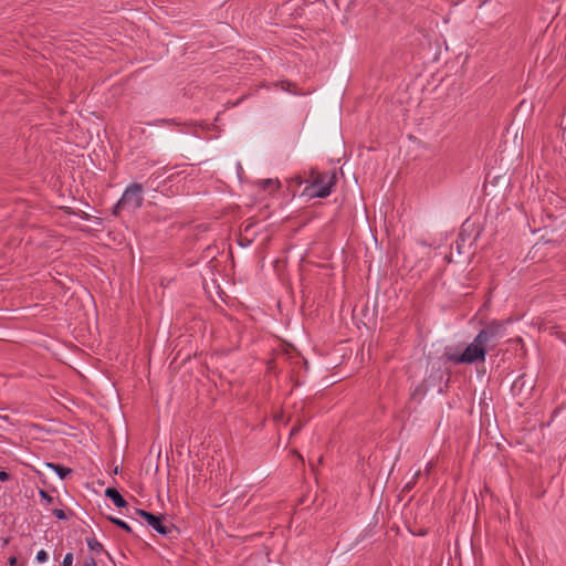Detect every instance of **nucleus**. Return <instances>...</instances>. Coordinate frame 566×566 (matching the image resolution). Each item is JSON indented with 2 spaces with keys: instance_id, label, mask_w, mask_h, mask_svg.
I'll return each instance as SVG.
<instances>
[{
  "instance_id": "22",
  "label": "nucleus",
  "mask_w": 566,
  "mask_h": 566,
  "mask_svg": "<svg viewBox=\"0 0 566 566\" xmlns=\"http://www.w3.org/2000/svg\"><path fill=\"white\" fill-rule=\"evenodd\" d=\"M558 339H560L564 344H566V333L565 332H558L557 333Z\"/></svg>"
},
{
  "instance_id": "19",
  "label": "nucleus",
  "mask_w": 566,
  "mask_h": 566,
  "mask_svg": "<svg viewBox=\"0 0 566 566\" xmlns=\"http://www.w3.org/2000/svg\"><path fill=\"white\" fill-rule=\"evenodd\" d=\"M84 566H97V564H96V560H95L94 556H87V557L84 559Z\"/></svg>"
},
{
  "instance_id": "15",
  "label": "nucleus",
  "mask_w": 566,
  "mask_h": 566,
  "mask_svg": "<svg viewBox=\"0 0 566 566\" xmlns=\"http://www.w3.org/2000/svg\"><path fill=\"white\" fill-rule=\"evenodd\" d=\"M304 426H305V421L297 419L291 429L290 436L297 434Z\"/></svg>"
},
{
  "instance_id": "16",
  "label": "nucleus",
  "mask_w": 566,
  "mask_h": 566,
  "mask_svg": "<svg viewBox=\"0 0 566 566\" xmlns=\"http://www.w3.org/2000/svg\"><path fill=\"white\" fill-rule=\"evenodd\" d=\"M35 559L38 563L42 564L49 559V555L44 549H41L36 553Z\"/></svg>"
},
{
  "instance_id": "18",
  "label": "nucleus",
  "mask_w": 566,
  "mask_h": 566,
  "mask_svg": "<svg viewBox=\"0 0 566 566\" xmlns=\"http://www.w3.org/2000/svg\"><path fill=\"white\" fill-rule=\"evenodd\" d=\"M62 566H73V554L67 553L62 562Z\"/></svg>"
},
{
  "instance_id": "2",
  "label": "nucleus",
  "mask_w": 566,
  "mask_h": 566,
  "mask_svg": "<svg viewBox=\"0 0 566 566\" xmlns=\"http://www.w3.org/2000/svg\"><path fill=\"white\" fill-rule=\"evenodd\" d=\"M488 348L482 343H476V337L469 344L461 354L446 352V357L449 361L460 364H474L484 361L488 354Z\"/></svg>"
},
{
  "instance_id": "6",
  "label": "nucleus",
  "mask_w": 566,
  "mask_h": 566,
  "mask_svg": "<svg viewBox=\"0 0 566 566\" xmlns=\"http://www.w3.org/2000/svg\"><path fill=\"white\" fill-rule=\"evenodd\" d=\"M105 496L108 497L118 509H124L127 506V501L120 495V493L115 488H107L105 490Z\"/></svg>"
},
{
  "instance_id": "3",
  "label": "nucleus",
  "mask_w": 566,
  "mask_h": 566,
  "mask_svg": "<svg viewBox=\"0 0 566 566\" xmlns=\"http://www.w3.org/2000/svg\"><path fill=\"white\" fill-rule=\"evenodd\" d=\"M143 186L140 184L134 182L125 189L122 198L114 206L112 213L117 217L124 209L136 211L143 206Z\"/></svg>"
},
{
  "instance_id": "13",
  "label": "nucleus",
  "mask_w": 566,
  "mask_h": 566,
  "mask_svg": "<svg viewBox=\"0 0 566 566\" xmlns=\"http://www.w3.org/2000/svg\"><path fill=\"white\" fill-rule=\"evenodd\" d=\"M153 125H168V126H171V125H180V123L176 119V118H168V119H157L154 122Z\"/></svg>"
},
{
  "instance_id": "12",
  "label": "nucleus",
  "mask_w": 566,
  "mask_h": 566,
  "mask_svg": "<svg viewBox=\"0 0 566 566\" xmlns=\"http://www.w3.org/2000/svg\"><path fill=\"white\" fill-rule=\"evenodd\" d=\"M420 474H421V472H420V470H418V471L413 474V476H412L411 481H409V482H407V483L405 484V486L402 488V492H409V491H411V490H412V488L416 485L417 480H418V478L420 476Z\"/></svg>"
},
{
  "instance_id": "21",
  "label": "nucleus",
  "mask_w": 566,
  "mask_h": 566,
  "mask_svg": "<svg viewBox=\"0 0 566 566\" xmlns=\"http://www.w3.org/2000/svg\"><path fill=\"white\" fill-rule=\"evenodd\" d=\"M10 479V474L6 471H0V481L1 482H4V481H8Z\"/></svg>"
},
{
  "instance_id": "14",
  "label": "nucleus",
  "mask_w": 566,
  "mask_h": 566,
  "mask_svg": "<svg viewBox=\"0 0 566 566\" xmlns=\"http://www.w3.org/2000/svg\"><path fill=\"white\" fill-rule=\"evenodd\" d=\"M39 495L45 502L46 505L53 504L55 501V499L52 495H50L46 491L42 489L39 491Z\"/></svg>"
},
{
  "instance_id": "7",
  "label": "nucleus",
  "mask_w": 566,
  "mask_h": 566,
  "mask_svg": "<svg viewBox=\"0 0 566 566\" xmlns=\"http://www.w3.org/2000/svg\"><path fill=\"white\" fill-rule=\"evenodd\" d=\"M46 465L49 468H51L59 476L60 479L62 480H65L66 478H69L71 474H72V469L70 468H66L62 464H57V463H46Z\"/></svg>"
},
{
  "instance_id": "20",
  "label": "nucleus",
  "mask_w": 566,
  "mask_h": 566,
  "mask_svg": "<svg viewBox=\"0 0 566 566\" xmlns=\"http://www.w3.org/2000/svg\"><path fill=\"white\" fill-rule=\"evenodd\" d=\"M518 385H521V387H523V386L525 385V375L520 376V377L514 381L513 389H515Z\"/></svg>"
},
{
  "instance_id": "1",
  "label": "nucleus",
  "mask_w": 566,
  "mask_h": 566,
  "mask_svg": "<svg viewBox=\"0 0 566 566\" xmlns=\"http://www.w3.org/2000/svg\"><path fill=\"white\" fill-rule=\"evenodd\" d=\"M312 182L305 188V191L313 198H326L337 182L336 172H319L312 170Z\"/></svg>"
},
{
  "instance_id": "11",
  "label": "nucleus",
  "mask_w": 566,
  "mask_h": 566,
  "mask_svg": "<svg viewBox=\"0 0 566 566\" xmlns=\"http://www.w3.org/2000/svg\"><path fill=\"white\" fill-rule=\"evenodd\" d=\"M275 85L283 91L297 94V92L294 90L296 85L290 81H280Z\"/></svg>"
},
{
  "instance_id": "10",
  "label": "nucleus",
  "mask_w": 566,
  "mask_h": 566,
  "mask_svg": "<svg viewBox=\"0 0 566 566\" xmlns=\"http://www.w3.org/2000/svg\"><path fill=\"white\" fill-rule=\"evenodd\" d=\"M258 185L263 189V190H274V189H277L280 184L277 180H273V179H263V180H260L258 182Z\"/></svg>"
},
{
  "instance_id": "9",
  "label": "nucleus",
  "mask_w": 566,
  "mask_h": 566,
  "mask_svg": "<svg viewBox=\"0 0 566 566\" xmlns=\"http://www.w3.org/2000/svg\"><path fill=\"white\" fill-rule=\"evenodd\" d=\"M107 520H108L112 524H114V525H116L117 527L122 528L123 531H125V532H127V533H129V534H132V533H133L132 527H130V526H129L125 521H123V520H120V518H117V517H114V516H108V517H107Z\"/></svg>"
},
{
  "instance_id": "4",
  "label": "nucleus",
  "mask_w": 566,
  "mask_h": 566,
  "mask_svg": "<svg viewBox=\"0 0 566 566\" xmlns=\"http://www.w3.org/2000/svg\"><path fill=\"white\" fill-rule=\"evenodd\" d=\"M504 333L505 324L502 321H492L478 333L476 343H482L489 349V346H495Z\"/></svg>"
},
{
  "instance_id": "23",
  "label": "nucleus",
  "mask_w": 566,
  "mask_h": 566,
  "mask_svg": "<svg viewBox=\"0 0 566 566\" xmlns=\"http://www.w3.org/2000/svg\"><path fill=\"white\" fill-rule=\"evenodd\" d=\"M431 468H432V464H431V463H428L427 469H426V470H427V472H430Z\"/></svg>"
},
{
  "instance_id": "8",
  "label": "nucleus",
  "mask_w": 566,
  "mask_h": 566,
  "mask_svg": "<svg viewBox=\"0 0 566 566\" xmlns=\"http://www.w3.org/2000/svg\"><path fill=\"white\" fill-rule=\"evenodd\" d=\"M87 547L95 554H101L104 551V546L101 542H98L95 537H87L86 538Z\"/></svg>"
},
{
  "instance_id": "17",
  "label": "nucleus",
  "mask_w": 566,
  "mask_h": 566,
  "mask_svg": "<svg viewBox=\"0 0 566 566\" xmlns=\"http://www.w3.org/2000/svg\"><path fill=\"white\" fill-rule=\"evenodd\" d=\"M52 514L57 520H67V515H66V513L62 509H54V510H52Z\"/></svg>"
},
{
  "instance_id": "5",
  "label": "nucleus",
  "mask_w": 566,
  "mask_h": 566,
  "mask_svg": "<svg viewBox=\"0 0 566 566\" xmlns=\"http://www.w3.org/2000/svg\"><path fill=\"white\" fill-rule=\"evenodd\" d=\"M135 512L158 534L167 536L171 533L172 527L164 523V516L155 515L142 509H136Z\"/></svg>"
}]
</instances>
